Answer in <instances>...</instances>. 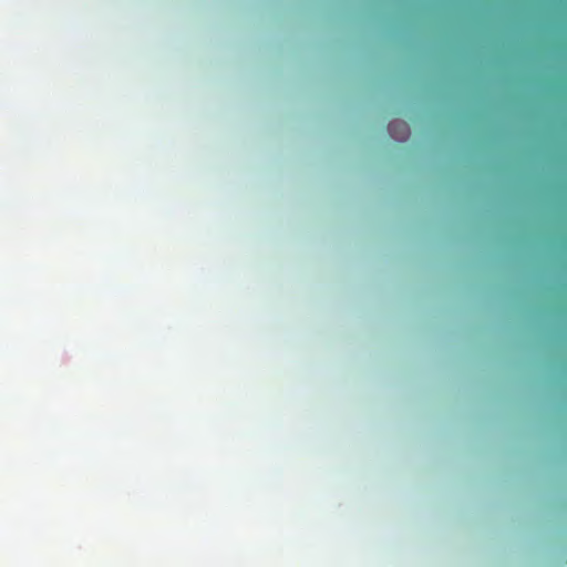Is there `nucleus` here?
I'll list each match as a JSON object with an SVG mask.
<instances>
[{"mask_svg":"<svg viewBox=\"0 0 567 567\" xmlns=\"http://www.w3.org/2000/svg\"><path fill=\"white\" fill-rule=\"evenodd\" d=\"M395 126H402V132H403V135H408L410 133L409 131V126L405 122H400V123H396V122H391L389 124V131L392 132L393 127Z\"/></svg>","mask_w":567,"mask_h":567,"instance_id":"obj_1","label":"nucleus"}]
</instances>
